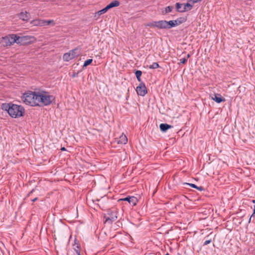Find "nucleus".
Returning <instances> with one entry per match:
<instances>
[{"label":"nucleus","mask_w":255,"mask_h":255,"mask_svg":"<svg viewBox=\"0 0 255 255\" xmlns=\"http://www.w3.org/2000/svg\"><path fill=\"white\" fill-rule=\"evenodd\" d=\"M1 108L7 111L9 116L13 118H18L23 116L25 112L23 107L11 103L2 104Z\"/></svg>","instance_id":"nucleus-1"},{"label":"nucleus","mask_w":255,"mask_h":255,"mask_svg":"<svg viewBox=\"0 0 255 255\" xmlns=\"http://www.w3.org/2000/svg\"><path fill=\"white\" fill-rule=\"evenodd\" d=\"M55 97L45 91L38 92V106L50 105Z\"/></svg>","instance_id":"nucleus-2"},{"label":"nucleus","mask_w":255,"mask_h":255,"mask_svg":"<svg viewBox=\"0 0 255 255\" xmlns=\"http://www.w3.org/2000/svg\"><path fill=\"white\" fill-rule=\"evenodd\" d=\"M22 98L26 105L38 106V92L29 91L24 93Z\"/></svg>","instance_id":"nucleus-3"},{"label":"nucleus","mask_w":255,"mask_h":255,"mask_svg":"<svg viewBox=\"0 0 255 255\" xmlns=\"http://www.w3.org/2000/svg\"><path fill=\"white\" fill-rule=\"evenodd\" d=\"M16 35L15 34H11L5 36L4 37H2L1 41L0 43L3 46H8L13 44L14 43H16L17 40Z\"/></svg>","instance_id":"nucleus-4"},{"label":"nucleus","mask_w":255,"mask_h":255,"mask_svg":"<svg viewBox=\"0 0 255 255\" xmlns=\"http://www.w3.org/2000/svg\"><path fill=\"white\" fill-rule=\"evenodd\" d=\"M117 213L116 211H109L107 215L104 217V223L112 224L117 219Z\"/></svg>","instance_id":"nucleus-5"},{"label":"nucleus","mask_w":255,"mask_h":255,"mask_svg":"<svg viewBox=\"0 0 255 255\" xmlns=\"http://www.w3.org/2000/svg\"><path fill=\"white\" fill-rule=\"evenodd\" d=\"M77 49L70 50L69 52L65 53L63 56V59L65 61H69L70 60L77 57L79 54L76 53Z\"/></svg>","instance_id":"nucleus-6"},{"label":"nucleus","mask_w":255,"mask_h":255,"mask_svg":"<svg viewBox=\"0 0 255 255\" xmlns=\"http://www.w3.org/2000/svg\"><path fill=\"white\" fill-rule=\"evenodd\" d=\"M32 38V37L30 36H17L16 35V43L20 44L21 45L28 44L31 42V39Z\"/></svg>","instance_id":"nucleus-7"},{"label":"nucleus","mask_w":255,"mask_h":255,"mask_svg":"<svg viewBox=\"0 0 255 255\" xmlns=\"http://www.w3.org/2000/svg\"><path fill=\"white\" fill-rule=\"evenodd\" d=\"M136 91L137 94L141 96H144L147 93L146 87L143 82H140L136 87Z\"/></svg>","instance_id":"nucleus-8"},{"label":"nucleus","mask_w":255,"mask_h":255,"mask_svg":"<svg viewBox=\"0 0 255 255\" xmlns=\"http://www.w3.org/2000/svg\"><path fill=\"white\" fill-rule=\"evenodd\" d=\"M119 201H128L132 206H135L138 202L137 199L134 196H128L125 198L120 199Z\"/></svg>","instance_id":"nucleus-9"},{"label":"nucleus","mask_w":255,"mask_h":255,"mask_svg":"<svg viewBox=\"0 0 255 255\" xmlns=\"http://www.w3.org/2000/svg\"><path fill=\"white\" fill-rule=\"evenodd\" d=\"M19 18L23 21H28L30 18V14L26 11H21L18 15Z\"/></svg>","instance_id":"nucleus-10"},{"label":"nucleus","mask_w":255,"mask_h":255,"mask_svg":"<svg viewBox=\"0 0 255 255\" xmlns=\"http://www.w3.org/2000/svg\"><path fill=\"white\" fill-rule=\"evenodd\" d=\"M45 20L44 19H36L32 20L30 22V23L34 26H45Z\"/></svg>","instance_id":"nucleus-11"},{"label":"nucleus","mask_w":255,"mask_h":255,"mask_svg":"<svg viewBox=\"0 0 255 255\" xmlns=\"http://www.w3.org/2000/svg\"><path fill=\"white\" fill-rule=\"evenodd\" d=\"M166 20L156 21L157 28L158 29H167Z\"/></svg>","instance_id":"nucleus-12"},{"label":"nucleus","mask_w":255,"mask_h":255,"mask_svg":"<svg viewBox=\"0 0 255 255\" xmlns=\"http://www.w3.org/2000/svg\"><path fill=\"white\" fill-rule=\"evenodd\" d=\"M212 99L217 103L225 101V99L223 98L220 94H215L214 97H212Z\"/></svg>","instance_id":"nucleus-13"},{"label":"nucleus","mask_w":255,"mask_h":255,"mask_svg":"<svg viewBox=\"0 0 255 255\" xmlns=\"http://www.w3.org/2000/svg\"><path fill=\"white\" fill-rule=\"evenodd\" d=\"M128 142V138L126 135L122 134L117 141L118 144H126Z\"/></svg>","instance_id":"nucleus-14"},{"label":"nucleus","mask_w":255,"mask_h":255,"mask_svg":"<svg viewBox=\"0 0 255 255\" xmlns=\"http://www.w3.org/2000/svg\"><path fill=\"white\" fill-rule=\"evenodd\" d=\"M176 10L179 12L186 11V9L184 7V3H176L175 4Z\"/></svg>","instance_id":"nucleus-15"},{"label":"nucleus","mask_w":255,"mask_h":255,"mask_svg":"<svg viewBox=\"0 0 255 255\" xmlns=\"http://www.w3.org/2000/svg\"><path fill=\"white\" fill-rule=\"evenodd\" d=\"M120 2L118 0H115L112 1L110 4L107 5L106 7L108 9V10L114 7L118 6L120 5Z\"/></svg>","instance_id":"nucleus-16"},{"label":"nucleus","mask_w":255,"mask_h":255,"mask_svg":"<svg viewBox=\"0 0 255 255\" xmlns=\"http://www.w3.org/2000/svg\"><path fill=\"white\" fill-rule=\"evenodd\" d=\"M159 128L162 131L165 132L168 129L172 128V126L167 124H161L159 126Z\"/></svg>","instance_id":"nucleus-17"},{"label":"nucleus","mask_w":255,"mask_h":255,"mask_svg":"<svg viewBox=\"0 0 255 255\" xmlns=\"http://www.w3.org/2000/svg\"><path fill=\"white\" fill-rule=\"evenodd\" d=\"M200 0H196V1H193V2H192V4H190V3H188V2L186 3V4L184 3V7L185 8L186 11L190 10L193 8V4L195 2H197V1H199Z\"/></svg>","instance_id":"nucleus-18"},{"label":"nucleus","mask_w":255,"mask_h":255,"mask_svg":"<svg viewBox=\"0 0 255 255\" xmlns=\"http://www.w3.org/2000/svg\"><path fill=\"white\" fill-rule=\"evenodd\" d=\"M184 184L187 185H189V186H190V187H191L192 188H196L197 190H198L199 191H203L204 190L203 187H202V186H196L194 184L184 183Z\"/></svg>","instance_id":"nucleus-19"},{"label":"nucleus","mask_w":255,"mask_h":255,"mask_svg":"<svg viewBox=\"0 0 255 255\" xmlns=\"http://www.w3.org/2000/svg\"><path fill=\"white\" fill-rule=\"evenodd\" d=\"M167 29L175 27V23L172 20L166 21Z\"/></svg>","instance_id":"nucleus-20"},{"label":"nucleus","mask_w":255,"mask_h":255,"mask_svg":"<svg viewBox=\"0 0 255 255\" xmlns=\"http://www.w3.org/2000/svg\"><path fill=\"white\" fill-rule=\"evenodd\" d=\"M141 74H142V72L140 70H137L136 71V72H135V76L138 80V81L140 82H141Z\"/></svg>","instance_id":"nucleus-21"},{"label":"nucleus","mask_w":255,"mask_h":255,"mask_svg":"<svg viewBox=\"0 0 255 255\" xmlns=\"http://www.w3.org/2000/svg\"><path fill=\"white\" fill-rule=\"evenodd\" d=\"M146 26H148L150 28H154V27H156L157 28V25H156V21H152L151 22H149L148 23H147L146 25H145Z\"/></svg>","instance_id":"nucleus-22"},{"label":"nucleus","mask_w":255,"mask_h":255,"mask_svg":"<svg viewBox=\"0 0 255 255\" xmlns=\"http://www.w3.org/2000/svg\"><path fill=\"white\" fill-rule=\"evenodd\" d=\"M45 26L48 25H51V26H54L55 24V23L53 20H45Z\"/></svg>","instance_id":"nucleus-23"},{"label":"nucleus","mask_w":255,"mask_h":255,"mask_svg":"<svg viewBox=\"0 0 255 255\" xmlns=\"http://www.w3.org/2000/svg\"><path fill=\"white\" fill-rule=\"evenodd\" d=\"M159 67V65L157 62H154L152 63V64L149 65L148 66V68L149 69H156V68H158Z\"/></svg>","instance_id":"nucleus-24"},{"label":"nucleus","mask_w":255,"mask_h":255,"mask_svg":"<svg viewBox=\"0 0 255 255\" xmlns=\"http://www.w3.org/2000/svg\"><path fill=\"white\" fill-rule=\"evenodd\" d=\"M93 61V59H89L87 60H86L84 63V65H83V67H87V66H88L89 65L91 64V63Z\"/></svg>","instance_id":"nucleus-25"},{"label":"nucleus","mask_w":255,"mask_h":255,"mask_svg":"<svg viewBox=\"0 0 255 255\" xmlns=\"http://www.w3.org/2000/svg\"><path fill=\"white\" fill-rule=\"evenodd\" d=\"M173 8V7L172 6H168L165 8V13L170 12Z\"/></svg>","instance_id":"nucleus-26"},{"label":"nucleus","mask_w":255,"mask_h":255,"mask_svg":"<svg viewBox=\"0 0 255 255\" xmlns=\"http://www.w3.org/2000/svg\"><path fill=\"white\" fill-rule=\"evenodd\" d=\"M177 21V22L178 23V24L179 25L181 23H182L184 21L183 18L182 17H180L179 18H177V19H176Z\"/></svg>","instance_id":"nucleus-27"},{"label":"nucleus","mask_w":255,"mask_h":255,"mask_svg":"<svg viewBox=\"0 0 255 255\" xmlns=\"http://www.w3.org/2000/svg\"><path fill=\"white\" fill-rule=\"evenodd\" d=\"M254 216H255V205H254V212H253V213L251 215V217H250V218L249 219V223L251 222L252 218L254 217Z\"/></svg>","instance_id":"nucleus-28"},{"label":"nucleus","mask_w":255,"mask_h":255,"mask_svg":"<svg viewBox=\"0 0 255 255\" xmlns=\"http://www.w3.org/2000/svg\"><path fill=\"white\" fill-rule=\"evenodd\" d=\"M179 60L180 63L182 64H185L187 61V58H186L185 57L180 59Z\"/></svg>","instance_id":"nucleus-29"},{"label":"nucleus","mask_w":255,"mask_h":255,"mask_svg":"<svg viewBox=\"0 0 255 255\" xmlns=\"http://www.w3.org/2000/svg\"><path fill=\"white\" fill-rule=\"evenodd\" d=\"M211 242V239L208 240H206V241H205L204 242L203 245L204 246H206V245L209 244Z\"/></svg>","instance_id":"nucleus-30"},{"label":"nucleus","mask_w":255,"mask_h":255,"mask_svg":"<svg viewBox=\"0 0 255 255\" xmlns=\"http://www.w3.org/2000/svg\"><path fill=\"white\" fill-rule=\"evenodd\" d=\"M108 10V9L106 8V7H105L103 9L100 10V11L102 12V14H104L106 13Z\"/></svg>","instance_id":"nucleus-31"},{"label":"nucleus","mask_w":255,"mask_h":255,"mask_svg":"<svg viewBox=\"0 0 255 255\" xmlns=\"http://www.w3.org/2000/svg\"><path fill=\"white\" fill-rule=\"evenodd\" d=\"M77 249H75V251L76 252V254H75L74 255H78V252L79 253V255H80V250L79 249V247L77 246Z\"/></svg>","instance_id":"nucleus-32"},{"label":"nucleus","mask_w":255,"mask_h":255,"mask_svg":"<svg viewBox=\"0 0 255 255\" xmlns=\"http://www.w3.org/2000/svg\"><path fill=\"white\" fill-rule=\"evenodd\" d=\"M101 14H103L102 12L100 11V10L98 11L95 14V16H97L98 15V16Z\"/></svg>","instance_id":"nucleus-33"},{"label":"nucleus","mask_w":255,"mask_h":255,"mask_svg":"<svg viewBox=\"0 0 255 255\" xmlns=\"http://www.w3.org/2000/svg\"><path fill=\"white\" fill-rule=\"evenodd\" d=\"M174 22V23H175V26L178 25L179 24L177 22V21L176 20H172Z\"/></svg>","instance_id":"nucleus-34"},{"label":"nucleus","mask_w":255,"mask_h":255,"mask_svg":"<svg viewBox=\"0 0 255 255\" xmlns=\"http://www.w3.org/2000/svg\"><path fill=\"white\" fill-rule=\"evenodd\" d=\"M34 189H33L28 194V196H29L31 194H32L34 191Z\"/></svg>","instance_id":"nucleus-35"},{"label":"nucleus","mask_w":255,"mask_h":255,"mask_svg":"<svg viewBox=\"0 0 255 255\" xmlns=\"http://www.w3.org/2000/svg\"><path fill=\"white\" fill-rule=\"evenodd\" d=\"M38 200V198L37 197H36L35 198H34L33 199L31 200V201L33 202H35L36 201H37Z\"/></svg>","instance_id":"nucleus-36"},{"label":"nucleus","mask_w":255,"mask_h":255,"mask_svg":"<svg viewBox=\"0 0 255 255\" xmlns=\"http://www.w3.org/2000/svg\"><path fill=\"white\" fill-rule=\"evenodd\" d=\"M61 150L62 151H65V150H66V148H65V147H62V148H61Z\"/></svg>","instance_id":"nucleus-37"},{"label":"nucleus","mask_w":255,"mask_h":255,"mask_svg":"<svg viewBox=\"0 0 255 255\" xmlns=\"http://www.w3.org/2000/svg\"><path fill=\"white\" fill-rule=\"evenodd\" d=\"M190 57V54L188 53V54L187 55V57H185V58H187V60H188V59Z\"/></svg>","instance_id":"nucleus-38"},{"label":"nucleus","mask_w":255,"mask_h":255,"mask_svg":"<svg viewBox=\"0 0 255 255\" xmlns=\"http://www.w3.org/2000/svg\"><path fill=\"white\" fill-rule=\"evenodd\" d=\"M253 202L254 203H255V200H253Z\"/></svg>","instance_id":"nucleus-39"},{"label":"nucleus","mask_w":255,"mask_h":255,"mask_svg":"<svg viewBox=\"0 0 255 255\" xmlns=\"http://www.w3.org/2000/svg\"><path fill=\"white\" fill-rule=\"evenodd\" d=\"M165 255H169V254L168 253H167Z\"/></svg>","instance_id":"nucleus-40"},{"label":"nucleus","mask_w":255,"mask_h":255,"mask_svg":"<svg viewBox=\"0 0 255 255\" xmlns=\"http://www.w3.org/2000/svg\"><path fill=\"white\" fill-rule=\"evenodd\" d=\"M78 255H79V252L78 253Z\"/></svg>","instance_id":"nucleus-41"},{"label":"nucleus","mask_w":255,"mask_h":255,"mask_svg":"<svg viewBox=\"0 0 255 255\" xmlns=\"http://www.w3.org/2000/svg\"><path fill=\"white\" fill-rule=\"evenodd\" d=\"M178 255H180L179 254H178Z\"/></svg>","instance_id":"nucleus-42"}]
</instances>
